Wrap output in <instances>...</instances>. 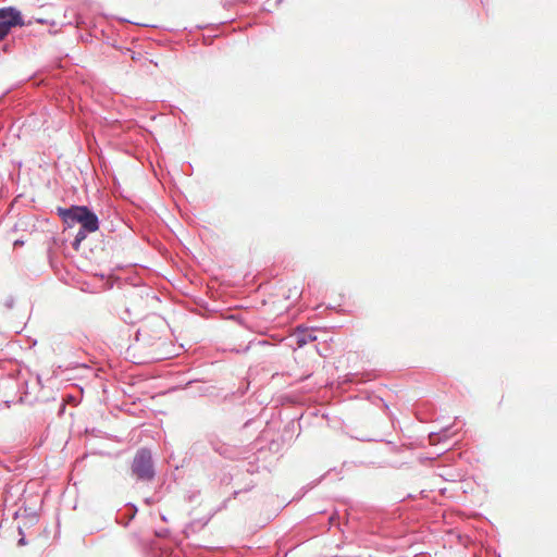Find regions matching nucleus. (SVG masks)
<instances>
[{
  "instance_id": "f257e3e1",
  "label": "nucleus",
  "mask_w": 557,
  "mask_h": 557,
  "mask_svg": "<svg viewBox=\"0 0 557 557\" xmlns=\"http://www.w3.org/2000/svg\"><path fill=\"white\" fill-rule=\"evenodd\" d=\"M57 213L69 227L79 224V227H84L85 231H97L99 228L97 214L87 206L58 207Z\"/></svg>"
},
{
  "instance_id": "f03ea898",
  "label": "nucleus",
  "mask_w": 557,
  "mask_h": 557,
  "mask_svg": "<svg viewBox=\"0 0 557 557\" xmlns=\"http://www.w3.org/2000/svg\"><path fill=\"white\" fill-rule=\"evenodd\" d=\"M132 472L141 482H150L154 479L156 470L150 449L144 447L137 450L133 459Z\"/></svg>"
},
{
  "instance_id": "7ed1b4c3",
  "label": "nucleus",
  "mask_w": 557,
  "mask_h": 557,
  "mask_svg": "<svg viewBox=\"0 0 557 557\" xmlns=\"http://www.w3.org/2000/svg\"><path fill=\"white\" fill-rule=\"evenodd\" d=\"M23 25L24 20L20 10L14 7L0 8V41L4 40L13 28Z\"/></svg>"
},
{
  "instance_id": "20e7f679",
  "label": "nucleus",
  "mask_w": 557,
  "mask_h": 557,
  "mask_svg": "<svg viewBox=\"0 0 557 557\" xmlns=\"http://www.w3.org/2000/svg\"><path fill=\"white\" fill-rule=\"evenodd\" d=\"M137 511V507L134 504L128 503L126 504L124 511L117 512L115 520L119 524L126 527L135 518Z\"/></svg>"
},
{
  "instance_id": "39448f33",
  "label": "nucleus",
  "mask_w": 557,
  "mask_h": 557,
  "mask_svg": "<svg viewBox=\"0 0 557 557\" xmlns=\"http://www.w3.org/2000/svg\"><path fill=\"white\" fill-rule=\"evenodd\" d=\"M451 429H453V426L449 425V426L443 428L438 432H431L429 434L430 445H437V444L443 443V442L447 441L448 438H450V436L453 435Z\"/></svg>"
},
{
  "instance_id": "423d86ee",
  "label": "nucleus",
  "mask_w": 557,
  "mask_h": 557,
  "mask_svg": "<svg viewBox=\"0 0 557 557\" xmlns=\"http://www.w3.org/2000/svg\"><path fill=\"white\" fill-rule=\"evenodd\" d=\"M315 338L317 337L314 335H312L311 333L301 331L296 334V344L298 347H304L308 343L315 341Z\"/></svg>"
},
{
  "instance_id": "0eeeda50",
  "label": "nucleus",
  "mask_w": 557,
  "mask_h": 557,
  "mask_svg": "<svg viewBox=\"0 0 557 557\" xmlns=\"http://www.w3.org/2000/svg\"><path fill=\"white\" fill-rule=\"evenodd\" d=\"M95 231H85L84 227H79L75 237H74V240L72 243V247L75 249V250H78L83 240H85V238L87 237L88 234L90 233H94Z\"/></svg>"
},
{
  "instance_id": "6e6552de",
  "label": "nucleus",
  "mask_w": 557,
  "mask_h": 557,
  "mask_svg": "<svg viewBox=\"0 0 557 557\" xmlns=\"http://www.w3.org/2000/svg\"><path fill=\"white\" fill-rule=\"evenodd\" d=\"M213 389H214L213 386L201 385V386L198 387L197 393L200 396H212L213 395Z\"/></svg>"
},
{
  "instance_id": "1a4fd4ad",
  "label": "nucleus",
  "mask_w": 557,
  "mask_h": 557,
  "mask_svg": "<svg viewBox=\"0 0 557 557\" xmlns=\"http://www.w3.org/2000/svg\"><path fill=\"white\" fill-rule=\"evenodd\" d=\"M121 319L126 323V324H133L135 321L132 317V313L129 311L128 308H125L122 315H121Z\"/></svg>"
},
{
  "instance_id": "9d476101",
  "label": "nucleus",
  "mask_w": 557,
  "mask_h": 557,
  "mask_svg": "<svg viewBox=\"0 0 557 557\" xmlns=\"http://www.w3.org/2000/svg\"><path fill=\"white\" fill-rule=\"evenodd\" d=\"M253 486H255V484L252 482H250L245 487L234 491L232 496L234 498H236L239 494L247 493V492L251 491L253 488Z\"/></svg>"
},
{
  "instance_id": "9b49d317",
  "label": "nucleus",
  "mask_w": 557,
  "mask_h": 557,
  "mask_svg": "<svg viewBox=\"0 0 557 557\" xmlns=\"http://www.w3.org/2000/svg\"><path fill=\"white\" fill-rule=\"evenodd\" d=\"M236 393H230V394H226L224 397H223V403H226V401H231L234 397H235Z\"/></svg>"
},
{
  "instance_id": "f8f14e48",
  "label": "nucleus",
  "mask_w": 557,
  "mask_h": 557,
  "mask_svg": "<svg viewBox=\"0 0 557 557\" xmlns=\"http://www.w3.org/2000/svg\"><path fill=\"white\" fill-rule=\"evenodd\" d=\"M5 306H7L9 309L13 308V306H14V299H13L12 297L8 298V299L5 300Z\"/></svg>"
},
{
  "instance_id": "ddd939ff",
  "label": "nucleus",
  "mask_w": 557,
  "mask_h": 557,
  "mask_svg": "<svg viewBox=\"0 0 557 557\" xmlns=\"http://www.w3.org/2000/svg\"><path fill=\"white\" fill-rule=\"evenodd\" d=\"M27 385H28L27 381L25 380L21 383V386H20V388L23 389V394H25V395L27 394Z\"/></svg>"
},
{
  "instance_id": "4468645a",
  "label": "nucleus",
  "mask_w": 557,
  "mask_h": 557,
  "mask_svg": "<svg viewBox=\"0 0 557 557\" xmlns=\"http://www.w3.org/2000/svg\"><path fill=\"white\" fill-rule=\"evenodd\" d=\"M26 544V541H25V537L24 535L18 540L17 542V545L22 546V545H25Z\"/></svg>"
},
{
  "instance_id": "2eb2a0df",
  "label": "nucleus",
  "mask_w": 557,
  "mask_h": 557,
  "mask_svg": "<svg viewBox=\"0 0 557 557\" xmlns=\"http://www.w3.org/2000/svg\"><path fill=\"white\" fill-rule=\"evenodd\" d=\"M228 500H230V498L225 499V500L222 503V505H221V507L219 508V510H221L222 508H226Z\"/></svg>"
},
{
  "instance_id": "dca6fc26",
  "label": "nucleus",
  "mask_w": 557,
  "mask_h": 557,
  "mask_svg": "<svg viewBox=\"0 0 557 557\" xmlns=\"http://www.w3.org/2000/svg\"><path fill=\"white\" fill-rule=\"evenodd\" d=\"M197 446H198V444H197V443H195V444L191 446V449H193L194 451H196V450H197Z\"/></svg>"
},
{
  "instance_id": "f3484780",
  "label": "nucleus",
  "mask_w": 557,
  "mask_h": 557,
  "mask_svg": "<svg viewBox=\"0 0 557 557\" xmlns=\"http://www.w3.org/2000/svg\"><path fill=\"white\" fill-rule=\"evenodd\" d=\"M140 334H141L140 331H138L137 334H136V339L137 341L139 339Z\"/></svg>"
},
{
  "instance_id": "a211bd4d",
  "label": "nucleus",
  "mask_w": 557,
  "mask_h": 557,
  "mask_svg": "<svg viewBox=\"0 0 557 557\" xmlns=\"http://www.w3.org/2000/svg\"><path fill=\"white\" fill-rule=\"evenodd\" d=\"M5 405L9 408L11 406V401L10 400L5 401Z\"/></svg>"
},
{
  "instance_id": "6ab92c4d",
  "label": "nucleus",
  "mask_w": 557,
  "mask_h": 557,
  "mask_svg": "<svg viewBox=\"0 0 557 557\" xmlns=\"http://www.w3.org/2000/svg\"><path fill=\"white\" fill-rule=\"evenodd\" d=\"M65 408V405L64 404H61V411H63Z\"/></svg>"
},
{
  "instance_id": "aec40b11",
  "label": "nucleus",
  "mask_w": 557,
  "mask_h": 557,
  "mask_svg": "<svg viewBox=\"0 0 557 557\" xmlns=\"http://www.w3.org/2000/svg\"><path fill=\"white\" fill-rule=\"evenodd\" d=\"M215 451H218L219 454H222V451L219 449V448H214Z\"/></svg>"
}]
</instances>
